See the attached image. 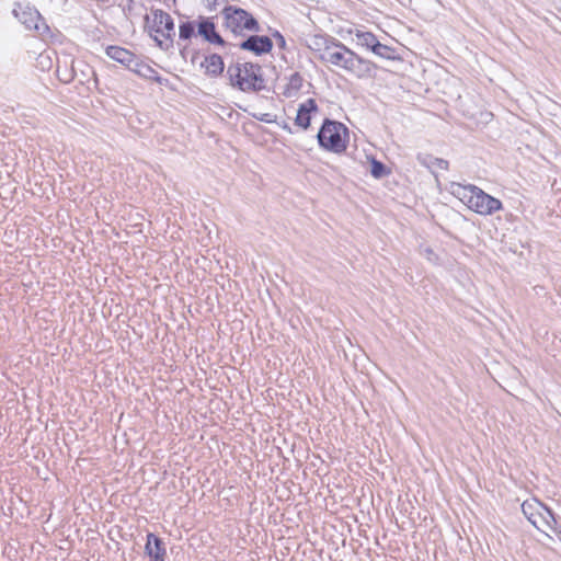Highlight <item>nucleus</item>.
Wrapping results in <instances>:
<instances>
[{"instance_id":"393cba45","label":"nucleus","mask_w":561,"mask_h":561,"mask_svg":"<svg viewBox=\"0 0 561 561\" xmlns=\"http://www.w3.org/2000/svg\"><path fill=\"white\" fill-rule=\"evenodd\" d=\"M272 36L276 39L279 48L284 49L286 47V39L277 30L272 33Z\"/></svg>"},{"instance_id":"f8f14e48","label":"nucleus","mask_w":561,"mask_h":561,"mask_svg":"<svg viewBox=\"0 0 561 561\" xmlns=\"http://www.w3.org/2000/svg\"><path fill=\"white\" fill-rule=\"evenodd\" d=\"M319 107L314 99H308L301 103L297 110L295 124L302 128L308 129L311 124V114L318 112Z\"/></svg>"},{"instance_id":"2eb2a0df","label":"nucleus","mask_w":561,"mask_h":561,"mask_svg":"<svg viewBox=\"0 0 561 561\" xmlns=\"http://www.w3.org/2000/svg\"><path fill=\"white\" fill-rule=\"evenodd\" d=\"M106 55L113 60L126 66L127 68L134 62L135 54L119 46H107Z\"/></svg>"},{"instance_id":"5701e85b","label":"nucleus","mask_w":561,"mask_h":561,"mask_svg":"<svg viewBox=\"0 0 561 561\" xmlns=\"http://www.w3.org/2000/svg\"><path fill=\"white\" fill-rule=\"evenodd\" d=\"M422 254L432 263H437L438 261V255L430 247L424 248Z\"/></svg>"},{"instance_id":"ddd939ff","label":"nucleus","mask_w":561,"mask_h":561,"mask_svg":"<svg viewBox=\"0 0 561 561\" xmlns=\"http://www.w3.org/2000/svg\"><path fill=\"white\" fill-rule=\"evenodd\" d=\"M201 67L205 68V73L208 77L215 78L220 76L224 72L225 64L218 54H210L205 56L204 61L201 64Z\"/></svg>"},{"instance_id":"a211bd4d","label":"nucleus","mask_w":561,"mask_h":561,"mask_svg":"<svg viewBox=\"0 0 561 561\" xmlns=\"http://www.w3.org/2000/svg\"><path fill=\"white\" fill-rule=\"evenodd\" d=\"M355 39H356L357 45L365 47L366 49H368L370 51L373 50V48L375 47V45L378 42V38L374 33L368 32V31H360V30H357L355 32Z\"/></svg>"},{"instance_id":"9b49d317","label":"nucleus","mask_w":561,"mask_h":561,"mask_svg":"<svg viewBox=\"0 0 561 561\" xmlns=\"http://www.w3.org/2000/svg\"><path fill=\"white\" fill-rule=\"evenodd\" d=\"M145 554L149 561H164L167 558V548L164 541L152 533L146 536Z\"/></svg>"},{"instance_id":"423d86ee","label":"nucleus","mask_w":561,"mask_h":561,"mask_svg":"<svg viewBox=\"0 0 561 561\" xmlns=\"http://www.w3.org/2000/svg\"><path fill=\"white\" fill-rule=\"evenodd\" d=\"M151 22L150 15L145 16L146 27H148L150 36L157 45L162 49H168L172 46L173 36L175 35L174 21L169 13L160 9L151 10Z\"/></svg>"},{"instance_id":"b1692460","label":"nucleus","mask_w":561,"mask_h":561,"mask_svg":"<svg viewBox=\"0 0 561 561\" xmlns=\"http://www.w3.org/2000/svg\"><path fill=\"white\" fill-rule=\"evenodd\" d=\"M252 116L254 118H256L257 121L260 122H263V123H275L276 122V116L275 115H272L270 113H264V114H261V115H256V114H252Z\"/></svg>"},{"instance_id":"f03ea898","label":"nucleus","mask_w":561,"mask_h":561,"mask_svg":"<svg viewBox=\"0 0 561 561\" xmlns=\"http://www.w3.org/2000/svg\"><path fill=\"white\" fill-rule=\"evenodd\" d=\"M453 194L457 196L471 210L479 215L488 216L502 209V202L480 187L469 184H453Z\"/></svg>"},{"instance_id":"4be33fe9","label":"nucleus","mask_w":561,"mask_h":561,"mask_svg":"<svg viewBox=\"0 0 561 561\" xmlns=\"http://www.w3.org/2000/svg\"><path fill=\"white\" fill-rule=\"evenodd\" d=\"M197 24L195 22H183L179 26V38L181 41H188L195 35V27Z\"/></svg>"},{"instance_id":"bb28decb","label":"nucleus","mask_w":561,"mask_h":561,"mask_svg":"<svg viewBox=\"0 0 561 561\" xmlns=\"http://www.w3.org/2000/svg\"><path fill=\"white\" fill-rule=\"evenodd\" d=\"M280 127L285 130H287L288 133H291V128L290 126L286 123V122H283V124L280 125Z\"/></svg>"},{"instance_id":"0eeeda50","label":"nucleus","mask_w":561,"mask_h":561,"mask_svg":"<svg viewBox=\"0 0 561 561\" xmlns=\"http://www.w3.org/2000/svg\"><path fill=\"white\" fill-rule=\"evenodd\" d=\"M226 26L236 35H242L244 31L257 33L261 26L257 20L247 10L227 5L222 10Z\"/></svg>"},{"instance_id":"6e6552de","label":"nucleus","mask_w":561,"mask_h":561,"mask_svg":"<svg viewBox=\"0 0 561 561\" xmlns=\"http://www.w3.org/2000/svg\"><path fill=\"white\" fill-rule=\"evenodd\" d=\"M14 16L25 26L27 30L41 31L48 30V26L43 22L39 12L30 4L15 3L13 9Z\"/></svg>"},{"instance_id":"aec40b11","label":"nucleus","mask_w":561,"mask_h":561,"mask_svg":"<svg viewBox=\"0 0 561 561\" xmlns=\"http://www.w3.org/2000/svg\"><path fill=\"white\" fill-rule=\"evenodd\" d=\"M396 48L390 47L388 45H385L380 43L379 41L373 48L371 53H374L376 56L387 59V60H396L398 57L396 56Z\"/></svg>"},{"instance_id":"412c9836","label":"nucleus","mask_w":561,"mask_h":561,"mask_svg":"<svg viewBox=\"0 0 561 561\" xmlns=\"http://www.w3.org/2000/svg\"><path fill=\"white\" fill-rule=\"evenodd\" d=\"M390 169L387 168L385 163L377 160L376 158H371L370 160V174L375 179H382L390 174Z\"/></svg>"},{"instance_id":"f257e3e1","label":"nucleus","mask_w":561,"mask_h":561,"mask_svg":"<svg viewBox=\"0 0 561 561\" xmlns=\"http://www.w3.org/2000/svg\"><path fill=\"white\" fill-rule=\"evenodd\" d=\"M319 58L321 61L342 68L357 78L370 76L376 68L374 62L362 58L339 39L332 46V50H327L325 55H320Z\"/></svg>"},{"instance_id":"1a4fd4ad","label":"nucleus","mask_w":561,"mask_h":561,"mask_svg":"<svg viewBox=\"0 0 561 561\" xmlns=\"http://www.w3.org/2000/svg\"><path fill=\"white\" fill-rule=\"evenodd\" d=\"M242 50L251 51L256 56H262L271 53L273 49V42L266 35H250L239 44Z\"/></svg>"},{"instance_id":"6ab92c4d","label":"nucleus","mask_w":561,"mask_h":561,"mask_svg":"<svg viewBox=\"0 0 561 561\" xmlns=\"http://www.w3.org/2000/svg\"><path fill=\"white\" fill-rule=\"evenodd\" d=\"M302 82H304V78L301 77V75L299 72L291 73L288 79V83L284 89L283 94L286 98H291V96L296 95L299 92V90L301 89Z\"/></svg>"},{"instance_id":"20e7f679","label":"nucleus","mask_w":561,"mask_h":561,"mask_svg":"<svg viewBox=\"0 0 561 561\" xmlns=\"http://www.w3.org/2000/svg\"><path fill=\"white\" fill-rule=\"evenodd\" d=\"M522 511L534 527L548 536L549 531L553 533L561 541V526L558 524L554 513L543 503L537 500L525 501L522 504Z\"/></svg>"},{"instance_id":"7ed1b4c3","label":"nucleus","mask_w":561,"mask_h":561,"mask_svg":"<svg viewBox=\"0 0 561 561\" xmlns=\"http://www.w3.org/2000/svg\"><path fill=\"white\" fill-rule=\"evenodd\" d=\"M230 84L242 92H259L266 88L262 67L254 62H236L228 66Z\"/></svg>"},{"instance_id":"4468645a","label":"nucleus","mask_w":561,"mask_h":561,"mask_svg":"<svg viewBox=\"0 0 561 561\" xmlns=\"http://www.w3.org/2000/svg\"><path fill=\"white\" fill-rule=\"evenodd\" d=\"M128 69L145 79L161 82L159 73L148 64L141 61L137 56L134 58V62L130 64Z\"/></svg>"},{"instance_id":"39448f33","label":"nucleus","mask_w":561,"mask_h":561,"mask_svg":"<svg viewBox=\"0 0 561 561\" xmlns=\"http://www.w3.org/2000/svg\"><path fill=\"white\" fill-rule=\"evenodd\" d=\"M347 127L336 121L325 118L317 134L319 146L333 153H342L346 150L348 144Z\"/></svg>"},{"instance_id":"a878e982","label":"nucleus","mask_w":561,"mask_h":561,"mask_svg":"<svg viewBox=\"0 0 561 561\" xmlns=\"http://www.w3.org/2000/svg\"><path fill=\"white\" fill-rule=\"evenodd\" d=\"M202 2L209 10L215 9L217 4V0H202Z\"/></svg>"},{"instance_id":"9d476101","label":"nucleus","mask_w":561,"mask_h":561,"mask_svg":"<svg viewBox=\"0 0 561 561\" xmlns=\"http://www.w3.org/2000/svg\"><path fill=\"white\" fill-rule=\"evenodd\" d=\"M197 35L202 36L203 39L209 44L227 45L221 35L216 31L215 23L209 18L199 16L197 22Z\"/></svg>"},{"instance_id":"dca6fc26","label":"nucleus","mask_w":561,"mask_h":561,"mask_svg":"<svg viewBox=\"0 0 561 561\" xmlns=\"http://www.w3.org/2000/svg\"><path fill=\"white\" fill-rule=\"evenodd\" d=\"M336 38L329 35H314L310 38L308 47L320 55H325L327 50H332V46L336 43Z\"/></svg>"},{"instance_id":"f3484780","label":"nucleus","mask_w":561,"mask_h":561,"mask_svg":"<svg viewBox=\"0 0 561 561\" xmlns=\"http://www.w3.org/2000/svg\"><path fill=\"white\" fill-rule=\"evenodd\" d=\"M417 162L427 168L433 174L434 169L448 170L449 162L443 158H436L430 153H419L416 156Z\"/></svg>"}]
</instances>
